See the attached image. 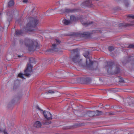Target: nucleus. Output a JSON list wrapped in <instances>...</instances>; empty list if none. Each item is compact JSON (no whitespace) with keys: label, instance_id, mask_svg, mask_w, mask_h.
Masks as SVG:
<instances>
[{"label":"nucleus","instance_id":"nucleus-1","mask_svg":"<svg viewBox=\"0 0 134 134\" xmlns=\"http://www.w3.org/2000/svg\"><path fill=\"white\" fill-rule=\"evenodd\" d=\"M27 22L26 27L21 30H16L15 34H30L34 32L39 23V20L37 17H30L27 19Z\"/></svg>","mask_w":134,"mask_h":134},{"label":"nucleus","instance_id":"nucleus-2","mask_svg":"<svg viewBox=\"0 0 134 134\" xmlns=\"http://www.w3.org/2000/svg\"><path fill=\"white\" fill-rule=\"evenodd\" d=\"M20 44L21 45L24 44L30 52L34 51L36 48H39L37 42L33 41L32 40L29 38H26L24 41L22 40H20Z\"/></svg>","mask_w":134,"mask_h":134},{"label":"nucleus","instance_id":"nucleus-3","mask_svg":"<svg viewBox=\"0 0 134 134\" xmlns=\"http://www.w3.org/2000/svg\"><path fill=\"white\" fill-rule=\"evenodd\" d=\"M71 53L72 55L73 56L72 58V61L80 66H85L82 64L81 59H79V53L77 49H73L71 51Z\"/></svg>","mask_w":134,"mask_h":134},{"label":"nucleus","instance_id":"nucleus-4","mask_svg":"<svg viewBox=\"0 0 134 134\" xmlns=\"http://www.w3.org/2000/svg\"><path fill=\"white\" fill-rule=\"evenodd\" d=\"M90 53L88 51H85L83 53V55L86 58V66L87 68L90 70H92L93 68V65L94 63L97 64V63L96 62L93 63V61L90 59L89 55Z\"/></svg>","mask_w":134,"mask_h":134},{"label":"nucleus","instance_id":"nucleus-5","mask_svg":"<svg viewBox=\"0 0 134 134\" xmlns=\"http://www.w3.org/2000/svg\"><path fill=\"white\" fill-rule=\"evenodd\" d=\"M44 117L47 120H44L42 121V123L43 125H48L50 124L51 122L49 120L52 119V116L51 114L49 112L44 111L43 113Z\"/></svg>","mask_w":134,"mask_h":134},{"label":"nucleus","instance_id":"nucleus-6","mask_svg":"<svg viewBox=\"0 0 134 134\" xmlns=\"http://www.w3.org/2000/svg\"><path fill=\"white\" fill-rule=\"evenodd\" d=\"M82 18V16H81L79 18L78 17H76L74 15H71L70 16V19L72 21V23L73 21L75 22L77 21L78 20H80L81 23L85 26H87L93 23V22L92 21L89 22V23H84L81 19Z\"/></svg>","mask_w":134,"mask_h":134},{"label":"nucleus","instance_id":"nucleus-7","mask_svg":"<svg viewBox=\"0 0 134 134\" xmlns=\"http://www.w3.org/2000/svg\"><path fill=\"white\" fill-rule=\"evenodd\" d=\"M91 35L92 34H71L70 35H66L65 36H71L74 37L82 38V39H88L91 38Z\"/></svg>","mask_w":134,"mask_h":134},{"label":"nucleus","instance_id":"nucleus-8","mask_svg":"<svg viewBox=\"0 0 134 134\" xmlns=\"http://www.w3.org/2000/svg\"><path fill=\"white\" fill-rule=\"evenodd\" d=\"M7 20L9 22L12 20L13 15H15L16 14H18V12L16 9H15L7 12Z\"/></svg>","mask_w":134,"mask_h":134},{"label":"nucleus","instance_id":"nucleus-9","mask_svg":"<svg viewBox=\"0 0 134 134\" xmlns=\"http://www.w3.org/2000/svg\"><path fill=\"white\" fill-rule=\"evenodd\" d=\"M32 66L30 63L28 64L27 65L26 69L25 70L24 75L27 77H30L31 73L32 72Z\"/></svg>","mask_w":134,"mask_h":134},{"label":"nucleus","instance_id":"nucleus-10","mask_svg":"<svg viewBox=\"0 0 134 134\" xmlns=\"http://www.w3.org/2000/svg\"><path fill=\"white\" fill-rule=\"evenodd\" d=\"M92 1L91 0H88L85 1L81 4V6L83 7L87 6L89 7H92Z\"/></svg>","mask_w":134,"mask_h":134},{"label":"nucleus","instance_id":"nucleus-11","mask_svg":"<svg viewBox=\"0 0 134 134\" xmlns=\"http://www.w3.org/2000/svg\"><path fill=\"white\" fill-rule=\"evenodd\" d=\"M60 11H61L60 13L62 14L64 13H69L74 12L75 11V9L66 8L64 9H62Z\"/></svg>","mask_w":134,"mask_h":134},{"label":"nucleus","instance_id":"nucleus-12","mask_svg":"<svg viewBox=\"0 0 134 134\" xmlns=\"http://www.w3.org/2000/svg\"><path fill=\"white\" fill-rule=\"evenodd\" d=\"M58 51V49L56 48V44H54L52 45V49H49L47 50V52H53V51Z\"/></svg>","mask_w":134,"mask_h":134},{"label":"nucleus","instance_id":"nucleus-13","mask_svg":"<svg viewBox=\"0 0 134 134\" xmlns=\"http://www.w3.org/2000/svg\"><path fill=\"white\" fill-rule=\"evenodd\" d=\"M20 85V81L19 80H16L14 81L13 86L14 89H16L19 87Z\"/></svg>","mask_w":134,"mask_h":134},{"label":"nucleus","instance_id":"nucleus-14","mask_svg":"<svg viewBox=\"0 0 134 134\" xmlns=\"http://www.w3.org/2000/svg\"><path fill=\"white\" fill-rule=\"evenodd\" d=\"M62 23L64 25H67L70 24L72 23V21L70 20H67L64 19L62 21Z\"/></svg>","mask_w":134,"mask_h":134},{"label":"nucleus","instance_id":"nucleus-15","mask_svg":"<svg viewBox=\"0 0 134 134\" xmlns=\"http://www.w3.org/2000/svg\"><path fill=\"white\" fill-rule=\"evenodd\" d=\"M134 25L133 23H122L119 24V26L120 27H123L124 26H129Z\"/></svg>","mask_w":134,"mask_h":134},{"label":"nucleus","instance_id":"nucleus-16","mask_svg":"<svg viewBox=\"0 0 134 134\" xmlns=\"http://www.w3.org/2000/svg\"><path fill=\"white\" fill-rule=\"evenodd\" d=\"M87 115L90 117H92L96 116L95 111H89L87 112L86 113Z\"/></svg>","mask_w":134,"mask_h":134},{"label":"nucleus","instance_id":"nucleus-17","mask_svg":"<svg viewBox=\"0 0 134 134\" xmlns=\"http://www.w3.org/2000/svg\"><path fill=\"white\" fill-rule=\"evenodd\" d=\"M108 65L107 66L109 68V69L108 70V72H109V69H110V70H111L112 69V68H113V66L114 63L112 62H109L108 63Z\"/></svg>","mask_w":134,"mask_h":134},{"label":"nucleus","instance_id":"nucleus-18","mask_svg":"<svg viewBox=\"0 0 134 134\" xmlns=\"http://www.w3.org/2000/svg\"><path fill=\"white\" fill-rule=\"evenodd\" d=\"M94 111L96 116L101 115H104V113H103V112L101 111L98 110H96V111Z\"/></svg>","mask_w":134,"mask_h":134},{"label":"nucleus","instance_id":"nucleus-19","mask_svg":"<svg viewBox=\"0 0 134 134\" xmlns=\"http://www.w3.org/2000/svg\"><path fill=\"white\" fill-rule=\"evenodd\" d=\"M102 33L101 30L100 29L96 30H93L91 34L100 33ZM82 34H90L88 32H83Z\"/></svg>","mask_w":134,"mask_h":134},{"label":"nucleus","instance_id":"nucleus-20","mask_svg":"<svg viewBox=\"0 0 134 134\" xmlns=\"http://www.w3.org/2000/svg\"><path fill=\"white\" fill-rule=\"evenodd\" d=\"M41 126V124L40 122L38 121H36L34 124V126L36 127H40Z\"/></svg>","mask_w":134,"mask_h":134},{"label":"nucleus","instance_id":"nucleus-21","mask_svg":"<svg viewBox=\"0 0 134 134\" xmlns=\"http://www.w3.org/2000/svg\"><path fill=\"white\" fill-rule=\"evenodd\" d=\"M5 131H6L5 126L4 125H3L0 127V132H3Z\"/></svg>","mask_w":134,"mask_h":134},{"label":"nucleus","instance_id":"nucleus-22","mask_svg":"<svg viewBox=\"0 0 134 134\" xmlns=\"http://www.w3.org/2000/svg\"><path fill=\"white\" fill-rule=\"evenodd\" d=\"M115 115V112L111 111L110 112H107L104 114V115Z\"/></svg>","mask_w":134,"mask_h":134},{"label":"nucleus","instance_id":"nucleus-23","mask_svg":"<svg viewBox=\"0 0 134 134\" xmlns=\"http://www.w3.org/2000/svg\"><path fill=\"white\" fill-rule=\"evenodd\" d=\"M83 80L86 83H90L91 82V80L90 78L86 77L83 79Z\"/></svg>","mask_w":134,"mask_h":134},{"label":"nucleus","instance_id":"nucleus-24","mask_svg":"<svg viewBox=\"0 0 134 134\" xmlns=\"http://www.w3.org/2000/svg\"><path fill=\"white\" fill-rule=\"evenodd\" d=\"M120 69L119 67L118 66H116V67L115 70L114 72V73L116 74L119 73L120 72Z\"/></svg>","mask_w":134,"mask_h":134},{"label":"nucleus","instance_id":"nucleus-25","mask_svg":"<svg viewBox=\"0 0 134 134\" xmlns=\"http://www.w3.org/2000/svg\"><path fill=\"white\" fill-rule=\"evenodd\" d=\"M14 4V2L13 0L10 1L8 3V6L9 7L13 5Z\"/></svg>","mask_w":134,"mask_h":134},{"label":"nucleus","instance_id":"nucleus-26","mask_svg":"<svg viewBox=\"0 0 134 134\" xmlns=\"http://www.w3.org/2000/svg\"><path fill=\"white\" fill-rule=\"evenodd\" d=\"M29 61L30 63H32L35 62L36 60L35 58L31 57L29 59Z\"/></svg>","mask_w":134,"mask_h":134},{"label":"nucleus","instance_id":"nucleus-27","mask_svg":"<svg viewBox=\"0 0 134 134\" xmlns=\"http://www.w3.org/2000/svg\"><path fill=\"white\" fill-rule=\"evenodd\" d=\"M53 31L52 30H44L43 33H50L52 32H53Z\"/></svg>","mask_w":134,"mask_h":134},{"label":"nucleus","instance_id":"nucleus-28","mask_svg":"<svg viewBox=\"0 0 134 134\" xmlns=\"http://www.w3.org/2000/svg\"><path fill=\"white\" fill-rule=\"evenodd\" d=\"M108 50L110 52H111L114 49V48L113 46H109L108 48Z\"/></svg>","mask_w":134,"mask_h":134},{"label":"nucleus","instance_id":"nucleus-29","mask_svg":"<svg viewBox=\"0 0 134 134\" xmlns=\"http://www.w3.org/2000/svg\"><path fill=\"white\" fill-rule=\"evenodd\" d=\"M127 17L129 19H134V15H127Z\"/></svg>","mask_w":134,"mask_h":134},{"label":"nucleus","instance_id":"nucleus-30","mask_svg":"<svg viewBox=\"0 0 134 134\" xmlns=\"http://www.w3.org/2000/svg\"><path fill=\"white\" fill-rule=\"evenodd\" d=\"M54 93V92L52 90H49L48 92H46L47 94H48V93L53 94Z\"/></svg>","mask_w":134,"mask_h":134},{"label":"nucleus","instance_id":"nucleus-31","mask_svg":"<svg viewBox=\"0 0 134 134\" xmlns=\"http://www.w3.org/2000/svg\"><path fill=\"white\" fill-rule=\"evenodd\" d=\"M124 3L126 7H127L129 5V4L127 2L128 1V0H124Z\"/></svg>","mask_w":134,"mask_h":134},{"label":"nucleus","instance_id":"nucleus-32","mask_svg":"<svg viewBox=\"0 0 134 134\" xmlns=\"http://www.w3.org/2000/svg\"><path fill=\"white\" fill-rule=\"evenodd\" d=\"M128 48L134 49V45L131 44L129 45L127 47Z\"/></svg>","mask_w":134,"mask_h":134},{"label":"nucleus","instance_id":"nucleus-33","mask_svg":"<svg viewBox=\"0 0 134 134\" xmlns=\"http://www.w3.org/2000/svg\"><path fill=\"white\" fill-rule=\"evenodd\" d=\"M18 76L19 77H20L22 79H24V77L23 76V74L21 73H19L18 75Z\"/></svg>","mask_w":134,"mask_h":134},{"label":"nucleus","instance_id":"nucleus-34","mask_svg":"<svg viewBox=\"0 0 134 134\" xmlns=\"http://www.w3.org/2000/svg\"><path fill=\"white\" fill-rule=\"evenodd\" d=\"M55 40L56 41V42L57 44H60L61 41L58 39H55Z\"/></svg>","mask_w":134,"mask_h":134},{"label":"nucleus","instance_id":"nucleus-35","mask_svg":"<svg viewBox=\"0 0 134 134\" xmlns=\"http://www.w3.org/2000/svg\"><path fill=\"white\" fill-rule=\"evenodd\" d=\"M120 80L119 81V82L123 83H125V82H124V80L123 79H122L121 78H120Z\"/></svg>","mask_w":134,"mask_h":134},{"label":"nucleus","instance_id":"nucleus-36","mask_svg":"<svg viewBox=\"0 0 134 134\" xmlns=\"http://www.w3.org/2000/svg\"><path fill=\"white\" fill-rule=\"evenodd\" d=\"M36 108H37L38 110H40V111H43V110H42L41 109H40V108H39V107L37 105L36 106Z\"/></svg>","mask_w":134,"mask_h":134},{"label":"nucleus","instance_id":"nucleus-37","mask_svg":"<svg viewBox=\"0 0 134 134\" xmlns=\"http://www.w3.org/2000/svg\"><path fill=\"white\" fill-rule=\"evenodd\" d=\"M131 58V59H132L133 60V62H134V58L133 57H131L129 58V59H130Z\"/></svg>","mask_w":134,"mask_h":134},{"label":"nucleus","instance_id":"nucleus-38","mask_svg":"<svg viewBox=\"0 0 134 134\" xmlns=\"http://www.w3.org/2000/svg\"><path fill=\"white\" fill-rule=\"evenodd\" d=\"M28 0H23V3H26L27 2Z\"/></svg>","mask_w":134,"mask_h":134},{"label":"nucleus","instance_id":"nucleus-39","mask_svg":"<svg viewBox=\"0 0 134 134\" xmlns=\"http://www.w3.org/2000/svg\"><path fill=\"white\" fill-rule=\"evenodd\" d=\"M3 132L4 133V134H8L7 132H6V131H4Z\"/></svg>","mask_w":134,"mask_h":134},{"label":"nucleus","instance_id":"nucleus-40","mask_svg":"<svg viewBox=\"0 0 134 134\" xmlns=\"http://www.w3.org/2000/svg\"><path fill=\"white\" fill-rule=\"evenodd\" d=\"M2 35L1 34H0V40H1L2 39Z\"/></svg>","mask_w":134,"mask_h":134},{"label":"nucleus","instance_id":"nucleus-41","mask_svg":"<svg viewBox=\"0 0 134 134\" xmlns=\"http://www.w3.org/2000/svg\"><path fill=\"white\" fill-rule=\"evenodd\" d=\"M1 29H3V28L2 26H0V31L1 30Z\"/></svg>","mask_w":134,"mask_h":134},{"label":"nucleus","instance_id":"nucleus-42","mask_svg":"<svg viewBox=\"0 0 134 134\" xmlns=\"http://www.w3.org/2000/svg\"><path fill=\"white\" fill-rule=\"evenodd\" d=\"M16 22H18V23H19L20 22V21L18 20H16Z\"/></svg>","mask_w":134,"mask_h":134},{"label":"nucleus","instance_id":"nucleus-43","mask_svg":"<svg viewBox=\"0 0 134 134\" xmlns=\"http://www.w3.org/2000/svg\"><path fill=\"white\" fill-rule=\"evenodd\" d=\"M18 57H21V56H20V55H18Z\"/></svg>","mask_w":134,"mask_h":134},{"label":"nucleus","instance_id":"nucleus-44","mask_svg":"<svg viewBox=\"0 0 134 134\" xmlns=\"http://www.w3.org/2000/svg\"><path fill=\"white\" fill-rule=\"evenodd\" d=\"M20 34H15V35H18V36L19 35H20Z\"/></svg>","mask_w":134,"mask_h":134},{"label":"nucleus","instance_id":"nucleus-45","mask_svg":"<svg viewBox=\"0 0 134 134\" xmlns=\"http://www.w3.org/2000/svg\"><path fill=\"white\" fill-rule=\"evenodd\" d=\"M11 131V130L10 129L9 130V131Z\"/></svg>","mask_w":134,"mask_h":134},{"label":"nucleus","instance_id":"nucleus-46","mask_svg":"<svg viewBox=\"0 0 134 134\" xmlns=\"http://www.w3.org/2000/svg\"><path fill=\"white\" fill-rule=\"evenodd\" d=\"M128 134H131V133H128Z\"/></svg>","mask_w":134,"mask_h":134},{"label":"nucleus","instance_id":"nucleus-47","mask_svg":"<svg viewBox=\"0 0 134 134\" xmlns=\"http://www.w3.org/2000/svg\"><path fill=\"white\" fill-rule=\"evenodd\" d=\"M114 66L113 65V67Z\"/></svg>","mask_w":134,"mask_h":134},{"label":"nucleus","instance_id":"nucleus-48","mask_svg":"<svg viewBox=\"0 0 134 134\" xmlns=\"http://www.w3.org/2000/svg\"><path fill=\"white\" fill-rule=\"evenodd\" d=\"M96 1H99V0H96Z\"/></svg>","mask_w":134,"mask_h":134},{"label":"nucleus","instance_id":"nucleus-49","mask_svg":"<svg viewBox=\"0 0 134 134\" xmlns=\"http://www.w3.org/2000/svg\"><path fill=\"white\" fill-rule=\"evenodd\" d=\"M73 34H75V33H73Z\"/></svg>","mask_w":134,"mask_h":134}]
</instances>
